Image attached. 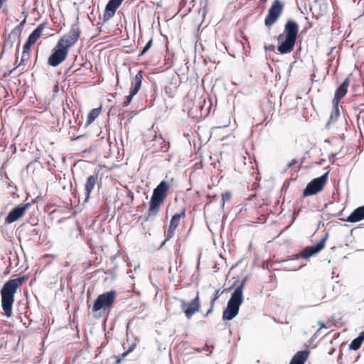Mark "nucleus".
<instances>
[{"label": "nucleus", "instance_id": "obj_22", "mask_svg": "<svg viewBox=\"0 0 364 364\" xmlns=\"http://www.w3.org/2000/svg\"><path fill=\"white\" fill-rule=\"evenodd\" d=\"M101 112V107L95 108L89 113L87 120V124L92 123L95 119L99 116Z\"/></svg>", "mask_w": 364, "mask_h": 364}, {"label": "nucleus", "instance_id": "obj_12", "mask_svg": "<svg viewBox=\"0 0 364 364\" xmlns=\"http://www.w3.org/2000/svg\"><path fill=\"white\" fill-rule=\"evenodd\" d=\"M328 234L326 233L325 236L316 245L305 247L301 253V256L302 258L307 259L311 256L319 252L322 250L325 246V242L327 239Z\"/></svg>", "mask_w": 364, "mask_h": 364}, {"label": "nucleus", "instance_id": "obj_30", "mask_svg": "<svg viewBox=\"0 0 364 364\" xmlns=\"http://www.w3.org/2000/svg\"><path fill=\"white\" fill-rule=\"evenodd\" d=\"M152 46V40L150 39L147 43L144 46V47L143 48L141 52V55H144L145 53L147 52V50L151 47Z\"/></svg>", "mask_w": 364, "mask_h": 364}, {"label": "nucleus", "instance_id": "obj_19", "mask_svg": "<svg viewBox=\"0 0 364 364\" xmlns=\"http://www.w3.org/2000/svg\"><path fill=\"white\" fill-rule=\"evenodd\" d=\"M309 355V351L308 350L299 351L294 355L289 364H304Z\"/></svg>", "mask_w": 364, "mask_h": 364}, {"label": "nucleus", "instance_id": "obj_17", "mask_svg": "<svg viewBox=\"0 0 364 364\" xmlns=\"http://www.w3.org/2000/svg\"><path fill=\"white\" fill-rule=\"evenodd\" d=\"M21 33L20 26H16L9 33L8 38L4 42V47L11 48L16 38Z\"/></svg>", "mask_w": 364, "mask_h": 364}, {"label": "nucleus", "instance_id": "obj_34", "mask_svg": "<svg viewBox=\"0 0 364 364\" xmlns=\"http://www.w3.org/2000/svg\"><path fill=\"white\" fill-rule=\"evenodd\" d=\"M264 49L266 50H269V51H274L275 49V46L272 44L269 45V46H264Z\"/></svg>", "mask_w": 364, "mask_h": 364}, {"label": "nucleus", "instance_id": "obj_41", "mask_svg": "<svg viewBox=\"0 0 364 364\" xmlns=\"http://www.w3.org/2000/svg\"><path fill=\"white\" fill-rule=\"evenodd\" d=\"M318 324L320 325L321 328H327V326L324 323H323L319 322Z\"/></svg>", "mask_w": 364, "mask_h": 364}, {"label": "nucleus", "instance_id": "obj_32", "mask_svg": "<svg viewBox=\"0 0 364 364\" xmlns=\"http://www.w3.org/2000/svg\"><path fill=\"white\" fill-rule=\"evenodd\" d=\"M28 58H29V53L23 52L22 55H21V60L20 63L21 64L23 62L27 60L28 59Z\"/></svg>", "mask_w": 364, "mask_h": 364}, {"label": "nucleus", "instance_id": "obj_46", "mask_svg": "<svg viewBox=\"0 0 364 364\" xmlns=\"http://www.w3.org/2000/svg\"><path fill=\"white\" fill-rule=\"evenodd\" d=\"M167 241H168V240H165L162 242V244L161 245V247H162L165 245V243H166Z\"/></svg>", "mask_w": 364, "mask_h": 364}, {"label": "nucleus", "instance_id": "obj_6", "mask_svg": "<svg viewBox=\"0 0 364 364\" xmlns=\"http://www.w3.org/2000/svg\"><path fill=\"white\" fill-rule=\"evenodd\" d=\"M329 171H327L321 176L314 178L306 186L303 191V196H310L321 191L327 181Z\"/></svg>", "mask_w": 364, "mask_h": 364}, {"label": "nucleus", "instance_id": "obj_5", "mask_svg": "<svg viewBox=\"0 0 364 364\" xmlns=\"http://www.w3.org/2000/svg\"><path fill=\"white\" fill-rule=\"evenodd\" d=\"M115 299L116 291L114 290L100 294L92 305V311L109 310L113 306Z\"/></svg>", "mask_w": 364, "mask_h": 364}, {"label": "nucleus", "instance_id": "obj_47", "mask_svg": "<svg viewBox=\"0 0 364 364\" xmlns=\"http://www.w3.org/2000/svg\"><path fill=\"white\" fill-rule=\"evenodd\" d=\"M335 349H333L331 351L329 352V354L331 355L334 352Z\"/></svg>", "mask_w": 364, "mask_h": 364}, {"label": "nucleus", "instance_id": "obj_7", "mask_svg": "<svg viewBox=\"0 0 364 364\" xmlns=\"http://www.w3.org/2000/svg\"><path fill=\"white\" fill-rule=\"evenodd\" d=\"M80 29L77 23L73 24L68 33L62 37L58 43L59 46H64L68 50L72 47L79 39L80 36Z\"/></svg>", "mask_w": 364, "mask_h": 364}, {"label": "nucleus", "instance_id": "obj_44", "mask_svg": "<svg viewBox=\"0 0 364 364\" xmlns=\"http://www.w3.org/2000/svg\"><path fill=\"white\" fill-rule=\"evenodd\" d=\"M25 22H26V19L23 20L21 21V23L18 25V26H20V29L21 30V26L25 23Z\"/></svg>", "mask_w": 364, "mask_h": 364}, {"label": "nucleus", "instance_id": "obj_33", "mask_svg": "<svg viewBox=\"0 0 364 364\" xmlns=\"http://www.w3.org/2000/svg\"><path fill=\"white\" fill-rule=\"evenodd\" d=\"M136 342H135V341H133V342H132V343L129 346V347H128V348H127V350H128L129 352H130V353H131V352H132V351L134 350V348H136Z\"/></svg>", "mask_w": 364, "mask_h": 364}, {"label": "nucleus", "instance_id": "obj_2", "mask_svg": "<svg viewBox=\"0 0 364 364\" xmlns=\"http://www.w3.org/2000/svg\"><path fill=\"white\" fill-rule=\"evenodd\" d=\"M299 29V25L296 21L293 20L287 21L283 33L278 36V41L280 42V44L278 46L277 50L281 54H287L293 50Z\"/></svg>", "mask_w": 364, "mask_h": 364}, {"label": "nucleus", "instance_id": "obj_48", "mask_svg": "<svg viewBox=\"0 0 364 364\" xmlns=\"http://www.w3.org/2000/svg\"><path fill=\"white\" fill-rule=\"evenodd\" d=\"M261 2L264 3L267 1V0H260Z\"/></svg>", "mask_w": 364, "mask_h": 364}, {"label": "nucleus", "instance_id": "obj_43", "mask_svg": "<svg viewBox=\"0 0 364 364\" xmlns=\"http://www.w3.org/2000/svg\"><path fill=\"white\" fill-rule=\"evenodd\" d=\"M336 155V154H331L329 156V160H332L335 157Z\"/></svg>", "mask_w": 364, "mask_h": 364}, {"label": "nucleus", "instance_id": "obj_3", "mask_svg": "<svg viewBox=\"0 0 364 364\" xmlns=\"http://www.w3.org/2000/svg\"><path fill=\"white\" fill-rule=\"evenodd\" d=\"M168 190L169 186L165 181H161L154 189L149 210L144 215L145 221L153 220L156 218L168 196Z\"/></svg>", "mask_w": 364, "mask_h": 364}, {"label": "nucleus", "instance_id": "obj_45", "mask_svg": "<svg viewBox=\"0 0 364 364\" xmlns=\"http://www.w3.org/2000/svg\"><path fill=\"white\" fill-rule=\"evenodd\" d=\"M10 75H11V72H8V73H5L3 76L4 77H6L9 76Z\"/></svg>", "mask_w": 364, "mask_h": 364}, {"label": "nucleus", "instance_id": "obj_13", "mask_svg": "<svg viewBox=\"0 0 364 364\" xmlns=\"http://www.w3.org/2000/svg\"><path fill=\"white\" fill-rule=\"evenodd\" d=\"M124 0H109L103 14V21L106 22L111 19L115 14L117 9L122 4Z\"/></svg>", "mask_w": 364, "mask_h": 364}, {"label": "nucleus", "instance_id": "obj_31", "mask_svg": "<svg viewBox=\"0 0 364 364\" xmlns=\"http://www.w3.org/2000/svg\"><path fill=\"white\" fill-rule=\"evenodd\" d=\"M220 294L221 293L220 292V289H217L214 294V297L210 301L212 306H214L215 301L220 297Z\"/></svg>", "mask_w": 364, "mask_h": 364}, {"label": "nucleus", "instance_id": "obj_23", "mask_svg": "<svg viewBox=\"0 0 364 364\" xmlns=\"http://www.w3.org/2000/svg\"><path fill=\"white\" fill-rule=\"evenodd\" d=\"M333 110L330 116L331 121H334L337 119V118L340 115V111H339V103H336V102H333Z\"/></svg>", "mask_w": 364, "mask_h": 364}, {"label": "nucleus", "instance_id": "obj_28", "mask_svg": "<svg viewBox=\"0 0 364 364\" xmlns=\"http://www.w3.org/2000/svg\"><path fill=\"white\" fill-rule=\"evenodd\" d=\"M127 197L130 200L129 202L127 203V205L129 207H132V204L134 201V193L132 191L129 190L127 193Z\"/></svg>", "mask_w": 364, "mask_h": 364}, {"label": "nucleus", "instance_id": "obj_18", "mask_svg": "<svg viewBox=\"0 0 364 364\" xmlns=\"http://www.w3.org/2000/svg\"><path fill=\"white\" fill-rule=\"evenodd\" d=\"M143 79L142 72L139 71L136 75L132 80V87L130 92L136 95L141 86Z\"/></svg>", "mask_w": 364, "mask_h": 364}, {"label": "nucleus", "instance_id": "obj_42", "mask_svg": "<svg viewBox=\"0 0 364 364\" xmlns=\"http://www.w3.org/2000/svg\"><path fill=\"white\" fill-rule=\"evenodd\" d=\"M21 66V63H19L18 65H16L14 69H12L11 70H10L9 72H11V74L14 72V70H16L17 68L20 67Z\"/></svg>", "mask_w": 364, "mask_h": 364}, {"label": "nucleus", "instance_id": "obj_29", "mask_svg": "<svg viewBox=\"0 0 364 364\" xmlns=\"http://www.w3.org/2000/svg\"><path fill=\"white\" fill-rule=\"evenodd\" d=\"M176 229H170V227H168V230L165 233L166 240H169L174 235V230Z\"/></svg>", "mask_w": 364, "mask_h": 364}, {"label": "nucleus", "instance_id": "obj_4", "mask_svg": "<svg viewBox=\"0 0 364 364\" xmlns=\"http://www.w3.org/2000/svg\"><path fill=\"white\" fill-rule=\"evenodd\" d=\"M245 283L246 279H243L232 293L223 313V320L230 321L238 314L240 306L243 302V289Z\"/></svg>", "mask_w": 364, "mask_h": 364}, {"label": "nucleus", "instance_id": "obj_14", "mask_svg": "<svg viewBox=\"0 0 364 364\" xmlns=\"http://www.w3.org/2000/svg\"><path fill=\"white\" fill-rule=\"evenodd\" d=\"M97 178H98L97 173L89 176L87 178L86 181L85 183V202H87L89 200L90 194L96 185Z\"/></svg>", "mask_w": 364, "mask_h": 364}, {"label": "nucleus", "instance_id": "obj_16", "mask_svg": "<svg viewBox=\"0 0 364 364\" xmlns=\"http://www.w3.org/2000/svg\"><path fill=\"white\" fill-rule=\"evenodd\" d=\"M364 219V205L355 208L347 218L346 221L355 223Z\"/></svg>", "mask_w": 364, "mask_h": 364}, {"label": "nucleus", "instance_id": "obj_1", "mask_svg": "<svg viewBox=\"0 0 364 364\" xmlns=\"http://www.w3.org/2000/svg\"><path fill=\"white\" fill-rule=\"evenodd\" d=\"M27 279L25 276L9 279L6 282L1 291V306L5 315L9 318L12 315V307L14 301V295L23 283Z\"/></svg>", "mask_w": 364, "mask_h": 364}, {"label": "nucleus", "instance_id": "obj_38", "mask_svg": "<svg viewBox=\"0 0 364 364\" xmlns=\"http://www.w3.org/2000/svg\"><path fill=\"white\" fill-rule=\"evenodd\" d=\"M205 348H207V350H209V353L208 355H210L212 353V350L213 348V346H208V345L205 346Z\"/></svg>", "mask_w": 364, "mask_h": 364}, {"label": "nucleus", "instance_id": "obj_26", "mask_svg": "<svg viewBox=\"0 0 364 364\" xmlns=\"http://www.w3.org/2000/svg\"><path fill=\"white\" fill-rule=\"evenodd\" d=\"M134 95H136L129 92V95L126 97V100L122 103V107H127L131 103Z\"/></svg>", "mask_w": 364, "mask_h": 364}, {"label": "nucleus", "instance_id": "obj_11", "mask_svg": "<svg viewBox=\"0 0 364 364\" xmlns=\"http://www.w3.org/2000/svg\"><path fill=\"white\" fill-rule=\"evenodd\" d=\"M31 206V203L20 204L14 208L5 218L6 223L11 224L23 217L26 211Z\"/></svg>", "mask_w": 364, "mask_h": 364}, {"label": "nucleus", "instance_id": "obj_40", "mask_svg": "<svg viewBox=\"0 0 364 364\" xmlns=\"http://www.w3.org/2000/svg\"><path fill=\"white\" fill-rule=\"evenodd\" d=\"M162 140V138L161 136H155V139H154V141H156L158 142H161V141Z\"/></svg>", "mask_w": 364, "mask_h": 364}, {"label": "nucleus", "instance_id": "obj_10", "mask_svg": "<svg viewBox=\"0 0 364 364\" xmlns=\"http://www.w3.org/2000/svg\"><path fill=\"white\" fill-rule=\"evenodd\" d=\"M68 50L64 46H59L57 43L53 51L48 58V63L53 67H56L65 60Z\"/></svg>", "mask_w": 364, "mask_h": 364}, {"label": "nucleus", "instance_id": "obj_9", "mask_svg": "<svg viewBox=\"0 0 364 364\" xmlns=\"http://www.w3.org/2000/svg\"><path fill=\"white\" fill-rule=\"evenodd\" d=\"M180 302L181 308L184 312L186 317L190 319L200 308L199 292H197L196 296L190 302L187 303L183 299H181Z\"/></svg>", "mask_w": 364, "mask_h": 364}, {"label": "nucleus", "instance_id": "obj_39", "mask_svg": "<svg viewBox=\"0 0 364 364\" xmlns=\"http://www.w3.org/2000/svg\"><path fill=\"white\" fill-rule=\"evenodd\" d=\"M130 353V352H129L127 350L124 352L122 354V358H124L125 357H127L129 354Z\"/></svg>", "mask_w": 364, "mask_h": 364}, {"label": "nucleus", "instance_id": "obj_25", "mask_svg": "<svg viewBox=\"0 0 364 364\" xmlns=\"http://www.w3.org/2000/svg\"><path fill=\"white\" fill-rule=\"evenodd\" d=\"M231 193L229 191H226L222 194V206L224 207L225 201H229L231 199Z\"/></svg>", "mask_w": 364, "mask_h": 364}, {"label": "nucleus", "instance_id": "obj_20", "mask_svg": "<svg viewBox=\"0 0 364 364\" xmlns=\"http://www.w3.org/2000/svg\"><path fill=\"white\" fill-rule=\"evenodd\" d=\"M45 28L44 23L39 24L29 35L28 40L31 41L33 44L36 43L38 38L41 36L43 29Z\"/></svg>", "mask_w": 364, "mask_h": 364}, {"label": "nucleus", "instance_id": "obj_21", "mask_svg": "<svg viewBox=\"0 0 364 364\" xmlns=\"http://www.w3.org/2000/svg\"><path fill=\"white\" fill-rule=\"evenodd\" d=\"M186 215V210L183 209V210L180 213L175 214L172 216L171 221H170V229H176L179 223L180 220L182 218H184Z\"/></svg>", "mask_w": 364, "mask_h": 364}, {"label": "nucleus", "instance_id": "obj_8", "mask_svg": "<svg viewBox=\"0 0 364 364\" xmlns=\"http://www.w3.org/2000/svg\"><path fill=\"white\" fill-rule=\"evenodd\" d=\"M284 4L279 0H274L268 10V14L264 19V24L271 26L277 22L282 14Z\"/></svg>", "mask_w": 364, "mask_h": 364}, {"label": "nucleus", "instance_id": "obj_36", "mask_svg": "<svg viewBox=\"0 0 364 364\" xmlns=\"http://www.w3.org/2000/svg\"><path fill=\"white\" fill-rule=\"evenodd\" d=\"M296 163H297V161H296V159H293V160H291V161L289 163L288 166H289V167H291V166H293L294 165H295Z\"/></svg>", "mask_w": 364, "mask_h": 364}, {"label": "nucleus", "instance_id": "obj_24", "mask_svg": "<svg viewBox=\"0 0 364 364\" xmlns=\"http://www.w3.org/2000/svg\"><path fill=\"white\" fill-rule=\"evenodd\" d=\"M362 343H361L357 338H355L350 343L349 348L351 350H357L358 349H359L360 348Z\"/></svg>", "mask_w": 364, "mask_h": 364}, {"label": "nucleus", "instance_id": "obj_35", "mask_svg": "<svg viewBox=\"0 0 364 364\" xmlns=\"http://www.w3.org/2000/svg\"><path fill=\"white\" fill-rule=\"evenodd\" d=\"M357 338L361 342L363 343V341H364V331H362L361 333H360V334L358 335V336L357 337Z\"/></svg>", "mask_w": 364, "mask_h": 364}, {"label": "nucleus", "instance_id": "obj_37", "mask_svg": "<svg viewBox=\"0 0 364 364\" xmlns=\"http://www.w3.org/2000/svg\"><path fill=\"white\" fill-rule=\"evenodd\" d=\"M213 306H212V304H210V309L208 310V311L206 312V314H205V316H208L209 314H210L213 311Z\"/></svg>", "mask_w": 364, "mask_h": 364}, {"label": "nucleus", "instance_id": "obj_27", "mask_svg": "<svg viewBox=\"0 0 364 364\" xmlns=\"http://www.w3.org/2000/svg\"><path fill=\"white\" fill-rule=\"evenodd\" d=\"M32 45H33V43L27 39L26 43L23 46V52L29 53Z\"/></svg>", "mask_w": 364, "mask_h": 364}, {"label": "nucleus", "instance_id": "obj_15", "mask_svg": "<svg viewBox=\"0 0 364 364\" xmlns=\"http://www.w3.org/2000/svg\"><path fill=\"white\" fill-rule=\"evenodd\" d=\"M349 83L350 80L348 77L346 78L343 81V82L336 90L333 102H336V103H339L340 100L346 95Z\"/></svg>", "mask_w": 364, "mask_h": 364}]
</instances>
